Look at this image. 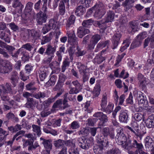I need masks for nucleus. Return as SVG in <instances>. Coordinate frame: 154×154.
Segmentation results:
<instances>
[{
	"instance_id": "45",
	"label": "nucleus",
	"mask_w": 154,
	"mask_h": 154,
	"mask_svg": "<svg viewBox=\"0 0 154 154\" xmlns=\"http://www.w3.org/2000/svg\"><path fill=\"white\" fill-rule=\"evenodd\" d=\"M107 22H105V20H101L99 21L97 23V24L99 27L102 29H105L108 27L106 25Z\"/></svg>"
},
{
	"instance_id": "24",
	"label": "nucleus",
	"mask_w": 154,
	"mask_h": 154,
	"mask_svg": "<svg viewBox=\"0 0 154 154\" xmlns=\"http://www.w3.org/2000/svg\"><path fill=\"white\" fill-rule=\"evenodd\" d=\"M113 106V104L109 103L106 108L104 107V108H101V110L103 112H105L109 114L112 112Z\"/></svg>"
},
{
	"instance_id": "22",
	"label": "nucleus",
	"mask_w": 154,
	"mask_h": 154,
	"mask_svg": "<svg viewBox=\"0 0 154 154\" xmlns=\"http://www.w3.org/2000/svg\"><path fill=\"white\" fill-rule=\"evenodd\" d=\"M145 146L147 150H149L150 148L153 147V144L152 139L149 137H146L145 140Z\"/></svg>"
},
{
	"instance_id": "13",
	"label": "nucleus",
	"mask_w": 154,
	"mask_h": 154,
	"mask_svg": "<svg viewBox=\"0 0 154 154\" xmlns=\"http://www.w3.org/2000/svg\"><path fill=\"white\" fill-rule=\"evenodd\" d=\"M121 36L122 34L119 32L115 33L113 35L112 40V42L113 46V49H115L117 47L118 44L119 43Z\"/></svg>"
},
{
	"instance_id": "52",
	"label": "nucleus",
	"mask_w": 154,
	"mask_h": 154,
	"mask_svg": "<svg viewBox=\"0 0 154 154\" xmlns=\"http://www.w3.org/2000/svg\"><path fill=\"white\" fill-rule=\"evenodd\" d=\"M78 38L76 37L72 38H70L68 39L69 42L70 43L71 45L72 46L77 45L78 44Z\"/></svg>"
},
{
	"instance_id": "46",
	"label": "nucleus",
	"mask_w": 154,
	"mask_h": 154,
	"mask_svg": "<svg viewBox=\"0 0 154 154\" xmlns=\"http://www.w3.org/2000/svg\"><path fill=\"white\" fill-rule=\"evenodd\" d=\"M34 83H30L26 85V89L29 91H36L37 88L34 86Z\"/></svg>"
},
{
	"instance_id": "17",
	"label": "nucleus",
	"mask_w": 154,
	"mask_h": 154,
	"mask_svg": "<svg viewBox=\"0 0 154 154\" xmlns=\"http://www.w3.org/2000/svg\"><path fill=\"white\" fill-rule=\"evenodd\" d=\"M75 20V17L72 15L70 16L69 19L67 21L66 24V27L69 28H73V26Z\"/></svg>"
},
{
	"instance_id": "7",
	"label": "nucleus",
	"mask_w": 154,
	"mask_h": 154,
	"mask_svg": "<svg viewBox=\"0 0 154 154\" xmlns=\"http://www.w3.org/2000/svg\"><path fill=\"white\" fill-rule=\"evenodd\" d=\"M40 140L43 141L42 143L45 149L43 151H46L47 152H50L52 147V140L51 139L47 140L42 137L40 138Z\"/></svg>"
},
{
	"instance_id": "37",
	"label": "nucleus",
	"mask_w": 154,
	"mask_h": 154,
	"mask_svg": "<svg viewBox=\"0 0 154 154\" xmlns=\"http://www.w3.org/2000/svg\"><path fill=\"white\" fill-rule=\"evenodd\" d=\"M59 12L60 15H63L66 12L64 3L60 2L58 6Z\"/></svg>"
},
{
	"instance_id": "55",
	"label": "nucleus",
	"mask_w": 154,
	"mask_h": 154,
	"mask_svg": "<svg viewBox=\"0 0 154 154\" xmlns=\"http://www.w3.org/2000/svg\"><path fill=\"white\" fill-rule=\"evenodd\" d=\"M130 26L132 29V31L133 32H135L137 31V26L135 23V21H131L130 22Z\"/></svg>"
},
{
	"instance_id": "59",
	"label": "nucleus",
	"mask_w": 154,
	"mask_h": 154,
	"mask_svg": "<svg viewBox=\"0 0 154 154\" xmlns=\"http://www.w3.org/2000/svg\"><path fill=\"white\" fill-rule=\"evenodd\" d=\"M21 125L23 128H26L28 127L30 128L31 127V126L28 125V122L25 119H23L21 121Z\"/></svg>"
},
{
	"instance_id": "15",
	"label": "nucleus",
	"mask_w": 154,
	"mask_h": 154,
	"mask_svg": "<svg viewBox=\"0 0 154 154\" xmlns=\"http://www.w3.org/2000/svg\"><path fill=\"white\" fill-rule=\"evenodd\" d=\"M3 63L4 65L3 70L4 72H3V73H8L11 71L12 69V67L11 63L8 60L5 61Z\"/></svg>"
},
{
	"instance_id": "33",
	"label": "nucleus",
	"mask_w": 154,
	"mask_h": 154,
	"mask_svg": "<svg viewBox=\"0 0 154 154\" xmlns=\"http://www.w3.org/2000/svg\"><path fill=\"white\" fill-rule=\"evenodd\" d=\"M24 48H22V46L18 50L19 54H20L22 56L21 58L23 60L24 58H26L27 59H28L29 58V56L26 54V51Z\"/></svg>"
},
{
	"instance_id": "34",
	"label": "nucleus",
	"mask_w": 154,
	"mask_h": 154,
	"mask_svg": "<svg viewBox=\"0 0 154 154\" xmlns=\"http://www.w3.org/2000/svg\"><path fill=\"white\" fill-rule=\"evenodd\" d=\"M101 38V36L98 34H96L93 35L91 38L90 40L96 44L100 40Z\"/></svg>"
},
{
	"instance_id": "26",
	"label": "nucleus",
	"mask_w": 154,
	"mask_h": 154,
	"mask_svg": "<svg viewBox=\"0 0 154 154\" xmlns=\"http://www.w3.org/2000/svg\"><path fill=\"white\" fill-rule=\"evenodd\" d=\"M8 128L10 131L14 133L20 131L22 127L20 125L17 124L14 126H11L8 127Z\"/></svg>"
},
{
	"instance_id": "42",
	"label": "nucleus",
	"mask_w": 154,
	"mask_h": 154,
	"mask_svg": "<svg viewBox=\"0 0 154 154\" xmlns=\"http://www.w3.org/2000/svg\"><path fill=\"white\" fill-rule=\"evenodd\" d=\"M100 86L99 84H97L94 87L93 91L94 94L96 97L98 96L100 94Z\"/></svg>"
},
{
	"instance_id": "50",
	"label": "nucleus",
	"mask_w": 154,
	"mask_h": 154,
	"mask_svg": "<svg viewBox=\"0 0 154 154\" xmlns=\"http://www.w3.org/2000/svg\"><path fill=\"white\" fill-rule=\"evenodd\" d=\"M22 46V48H23L24 49L30 51L33 48L34 45L33 44H31L30 43H27L23 45Z\"/></svg>"
},
{
	"instance_id": "9",
	"label": "nucleus",
	"mask_w": 154,
	"mask_h": 154,
	"mask_svg": "<svg viewBox=\"0 0 154 154\" xmlns=\"http://www.w3.org/2000/svg\"><path fill=\"white\" fill-rule=\"evenodd\" d=\"M36 21L39 25H42L43 23H45L47 20L46 14H43L42 12L40 11L36 15Z\"/></svg>"
},
{
	"instance_id": "48",
	"label": "nucleus",
	"mask_w": 154,
	"mask_h": 154,
	"mask_svg": "<svg viewBox=\"0 0 154 154\" xmlns=\"http://www.w3.org/2000/svg\"><path fill=\"white\" fill-rule=\"evenodd\" d=\"M69 125L70 128L73 130L77 129L80 127L79 123L76 121H74Z\"/></svg>"
},
{
	"instance_id": "27",
	"label": "nucleus",
	"mask_w": 154,
	"mask_h": 154,
	"mask_svg": "<svg viewBox=\"0 0 154 154\" xmlns=\"http://www.w3.org/2000/svg\"><path fill=\"white\" fill-rule=\"evenodd\" d=\"M107 103V96L106 93L104 94L102 96L100 105L101 108L106 107Z\"/></svg>"
},
{
	"instance_id": "6",
	"label": "nucleus",
	"mask_w": 154,
	"mask_h": 154,
	"mask_svg": "<svg viewBox=\"0 0 154 154\" xmlns=\"http://www.w3.org/2000/svg\"><path fill=\"white\" fill-rule=\"evenodd\" d=\"M136 98L138 101L139 104L141 106H146L148 101L146 96H144L143 93L138 91L136 94Z\"/></svg>"
},
{
	"instance_id": "43",
	"label": "nucleus",
	"mask_w": 154,
	"mask_h": 154,
	"mask_svg": "<svg viewBox=\"0 0 154 154\" xmlns=\"http://www.w3.org/2000/svg\"><path fill=\"white\" fill-rule=\"evenodd\" d=\"M75 50V47L71 46L69 48L68 52L70 56L69 59L71 61H72L73 59V55L74 54Z\"/></svg>"
},
{
	"instance_id": "28",
	"label": "nucleus",
	"mask_w": 154,
	"mask_h": 154,
	"mask_svg": "<svg viewBox=\"0 0 154 154\" xmlns=\"http://www.w3.org/2000/svg\"><path fill=\"white\" fill-rule=\"evenodd\" d=\"M142 42L141 41L137 39V38L136 37L134 40L131 43L130 49H133L141 45Z\"/></svg>"
},
{
	"instance_id": "36",
	"label": "nucleus",
	"mask_w": 154,
	"mask_h": 154,
	"mask_svg": "<svg viewBox=\"0 0 154 154\" xmlns=\"http://www.w3.org/2000/svg\"><path fill=\"white\" fill-rule=\"evenodd\" d=\"M67 30V34L68 36L69 39H70V38H72L75 37V35L74 30H73V28H66Z\"/></svg>"
},
{
	"instance_id": "23",
	"label": "nucleus",
	"mask_w": 154,
	"mask_h": 154,
	"mask_svg": "<svg viewBox=\"0 0 154 154\" xmlns=\"http://www.w3.org/2000/svg\"><path fill=\"white\" fill-rule=\"evenodd\" d=\"M0 47L5 48L9 52H12L15 49V48L12 46L6 45L5 42L0 40Z\"/></svg>"
},
{
	"instance_id": "41",
	"label": "nucleus",
	"mask_w": 154,
	"mask_h": 154,
	"mask_svg": "<svg viewBox=\"0 0 154 154\" xmlns=\"http://www.w3.org/2000/svg\"><path fill=\"white\" fill-rule=\"evenodd\" d=\"M58 24V23L56 21L53 19H51L49 22V23L48 26L51 29H54Z\"/></svg>"
},
{
	"instance_id": "57",
	"label": "nucleus",
	"mask_w": 154,
	"mask_h": 154,
	"mask_svg": "<svg viewBox=\"0 0 154 154\" xmlns=\"http://www.w3.org/2000/svg\"><path fill=\"white\" fill-rule=\"evenodd\" d=\"M147 35L146 33L144 32L139 34L137 36L136 38H137V39L142 42V40L147 37Z\"/></svg>"
},
{
	"instance_id": "1",
	"label": "nucleus",
	"mask_w": 154,
	"mask_h": 154,
	"mask_svg": "<svg viewBox=\"0 0 154 154\" xmlns=\"http://www.w3.org/2000/svg\"><path fill=\"white\" fill-rule=\"evenodd\" d=\"M110 131V128H109L108 127L103 128L102 130V132L104 136H106V137H105V140H102L101 138H98L97 141L99 143L98 146L100 150L103 149V146H106L111 142L107 137V136L109 135Z\"/></svg>"
},
{
	"instance_id": "4",
	"label": "nucleus",
	"mask_w": 154,
	"mask_h": 154,
	"mask_svg": "<svg viewBox=\"0 0 154 154\" xmlns=\"http://www.w3.org/2000/svg\"><path fill=\"white\" fill-rule=\"evenodd\" d=\"M25 35H24L26 39L32 38L35 40L37 39L40 36L39 32L34 29H26L25 30Z\"/></svg>"
},
{
	"instance_id": "56",
	"label": "nucleus",
	"mask_w": 154,
	"mask_h": 154,
	"mask_svg": "<svg viewBox=\"0 0 154 154\" xmlns=\"http://www.w3.org/2000/svg\"><path fill=\"white\" fill-rule=\"evenodd\" d=\"M116 132L117 134L116 136L115 137V138L125 134L123 133V128L120 127H119L117 128Z\"/></svg>"
},
{
	"instance_id": "29",
	"label": "nucleus",
	"mask_w": 154,
	"mask_h": 154,
	"mask_svg": "<svg viewBox=\"0 0 154 154\" xmlns=\"http://www.w3.org/2000/svg\"><path fill=\"white\" fill-rule=\"evenodd\" d=\"M99 119L100 120L99 125L100 126H103L105 125L106 123L108 121V118L106 114H103L101 118H99Z\"/></svg>"
},
{
	"instance_id": "8",
	"label": "nucleus",
	"mask_w": 154,
	"mask_h": 154,
	"mask_svg": "<svg viewBox=\"0 0 154 154\" xmlns=\"http://www.w3.org/2000/svg\"><path fill=\"white\" fill-rule=\"evenodd\" d=\"M49 68L47 66H42L40 68L41 71L39 73V78L41 81H42L45 80L47 77L49 72Z\"/></svg>"
},
{
	"instance_id": "38",
	"label": "nucleus",
	"mask_w": 154,
	"mask_h": 154,
	"mask_svg": "<svg viewBox=\"0 0 154 154\" xmlns=\"http://www.w3.org/2000/svg\"><path fill=\"white\" fill-rule=\"evenodd\" d=\"M64 141L61 139H58L54 141V145L57 148H63L64 146Z\"/></svg>"
},
{
	"instance_id": "31",
	"label": "nucleus",
	"mask_w": 154,
	"mask_h": 154,
	"mask_svg": "<svg viewBox=\"0 0 154 154\" xmlns=\"http://www.w3.org/2000/svg\"><path fill=\"white\" fill-rule=\"evenodd\" d=\"M46 97V94L45 92L39 91L33 94V97L38 99L40 100L41 98H44Z\"/></svg>"
},
{
	"instance_id": "51",
	"label": "nucleus",
	"mask_w": 154,
	"mask_h": 154,
	"mask_svg": "<svg viewBox=\"0 0 154 154\" xmlns=\"http://www.w3.org/2000/svg\"><path fill=\"white\" fill-rule=\"evenodd\" d=\"M120 151L117 148H112L108 150L107 154H120Z\"/></svg>"
},
{
	"instance_id": "20",
	"label": "nucleus",
	"mask_w": 154,
	"mask_h": 154,
	"mask_svg": "<svg viewBox=\"0 0 154 154\" xmlns=\"http://www.w3.org/2000/svg\"><path fill=\"white\" fill-rule=\"evenodd\" d=\"M86 12L85 8L82 5H80L77 7L75 11V14L77 15L80 16Z\"/></svg>"
},
{
	"instance_id": "3",
	"label": "nucleus",
	"mask_w": 154,
	"mask_h": 154,
	"mask_svg": "<svg viewBox=\"0 0 154 154\" xmlns=\"http://www.w3.org/2000/svg\"><path fill=\"white\" fill-rule=\"evenodd\" d=\"M93 140V139L92 137L87 139L79 137L77 140L79 146L84 149H87L89 148L91 144L92 143Z\"/></svg>"
},
{
	"instance_id": "10",
	"label": "nucleus",
	"mask_w": 154,
	"mask_h": 154,
	"mask_svg": "<svg viewBox=\"0 0 154 154\" xmlns=\"http://www.w3.org/2000/svg\"><path fill=\"white\" fill-rule=\"evenodd\" d=\"M128 111L126 110H122L120 113L119 119L121 122L126 123L128 122Z\"/></svg>"
},
{
	"instance_id": "12",
	"label": "nucleus",
	"mask_w": 154,
	"mask_h": 154,
	"mask_svg": "<svg viewBox=\"0 0 154 154\" xmlns=\"http://www.w3.org/2000/svg\"><path fill=\"white\" fill-rule=\"evenodd\" d=\"M129 139H127V138L125 134L123 135L116 138V141L119 145H121L122 147L125 149L124 147V146H126L128 140Z\"/></svg>"
},
{
	"instance_id": "30",
	"label": "nucleus",
	"mask_w": 154,
	"mask_h": 154,
	"mask_svg": "<svg viewBox=\"0 0 154 154\" xmlns=\"http://www.w3.org/2000/svg\"><path fill=\"white\" fill-rule=\"evenodd\" d=\"M57 76L56 75H53L50 78L48 81L46 82V84L48 86H53L56 82Z\"/></svg>"
},
{
	"instance_id": "60",
	"label": "nucleus",
	"mask_w": 154,
	"mask_h": 154,
	"mask_svg": "<svg viewBox=\"0 0 154 154\" xmlns=\"http://www.w3.org/2000/svg\"><path fill=\"white\" fill-rule=\"evenodd\" d=\"M60 63L57 61H54L50 63L49 64V66L51 69L53 70L54 69V68L57 66H60Z\"/></svg>"
},
{
	"instance_id": "19",
	"label": "nucleus",
	"mask_w": 154,
	"mask_h": 154,
	"mask_svg": "<svg viewBox=\"0 0 154 154\" xmlns=\"http://www.w3.org/2000/svg\"><path fill=\"white\" fill-rule=\"evenodd\" d=\"M114 13L112 11H109L107 12L106 16L105 22H110L113 21L114 19Z\"/></svg>"
},
{
	"instance_id": "16",
	"label": "nucleus",
	"mask_w": 154,
	"mask_h": 154,
	"mask_svg": "<svg viewBox=\"0 0 154 154\" xmlns=\"http://www.w3.org/2000/svg\"><path fill=\"white\" fill-rule=\"evenodd\" d=\"M146 126L148 128H151L154 126V115H152L149 116L146 121Z\"/></svg>"
},
{
	"instance_id": "49",
	"label": "nucleus",
	"mask_w": 154,
	"mask_h": 154,
	"mask_svg": "<svg viewBox=\"0 0 154 154\" xmlns=\"http://www.w3.org/2000/svg\"><path fill=\"white\" fill-rule=\"evenodd\" d=\"M143 116V114L137 113L134 115V118L135 120L137 121H140L142 119H143V121H144Z\"/></svg>"
},
{
	"instance_id": "47",
	"label": "nucleus",
	"mask_w": 154,
	"mask_h": 154,
	"mask_svg": "<svg viewBox=\"0 0 154 154\" xmlns=\"http://www.w3.org/2000/svg\"><path fill=\"white\" fill-rule=\"evenodd\" d=\"M96 10L105 11L104 5L101 2H98L94 6Z\"/></svg>"
},
{
	"instance_id": "32",
	"label": "nucleus",
	"mask_w": 154,
	"mask_h": 154,
	"mask_svg": "<svg viewBox=\"0 0 154 154\" xmlns=\"http://www.w3.org/2000/svg\"><path fill=\"white\" fill-rule=\"evenodd\" d=\"M52 33L50 32L49 35L43 37L41 42V44L43 45L50 41L52 38Z\"/></svg>"
},
{
	"instance_id": "64",
	"label": "nucleus",
	"mask_w": 154,
	"mask_h": 154,
	"mask_svg": "<svg viewBox=\"0 0 154 154\" xmlns=\"http://www.w3.org/2000/svg\"><path fill=\"white\" fill-rule=\"evenodd\" d=\"M95 60L98 63L100 64L102 63L105 59L104 57L100 56H97L95 58Z\"/></svg>"
},
{
	"instance_id": "11",
	"label": "nucleus",
	"mask_w": 154,
	"mask_h": 154,
	"mask_svg": "<svg viewBox=\"0 0 154 154\" xmlns=\"http://www.w3.org/2000/svg\"><path fill=\"white\" fill-rule=\"evenodd\" d=\"M56 47L54 45H51L50 44H48L47 45V47L45 53L48 55L54 56V54L56 51Z\"/></svg>"
},
{
	"instance_id": "2",
	"label": "nucleus",
	"mask_w": 154,
	"mask_h": 154,
	"mask_svg": "<svg viewBox=\"0 0 154 154\" xmlns=\"http://www.w3.org/2000/svg\"><path fill=\"white\" fill-rule=\"evenodd\" d=\"M126 145V146H124L125 149H130L132 148H135L137 149L136 150L138 151L139 153L143 148L142 144L140 142L138 143L135 140L132 141L130 139H128Z\"/></svg>"
},
{
	"instance_id": "39",
	"label": "nucleus",
	"mask_w": 154,
	"mask_h": 154,
	"mask_svg": "<svg viewBox=\"0 0 154 154\" xmlns=\"http://www.w3.org/2000/svg\"><path fill=\"white\" fill-rule=\"evenodd\" d=\"M32 127L33 131L36 134L38 137H40L41 134L40 127L35 125H32Z\"/></svg>"
},
{
	"instance_id": "63",
	"label": "nucleus",
	"mask_w": 154,
	"mask_h": 154,
	"mask_svg": "<svg viewBox=\"0 0 154 154\" xmlns=\"http://www.w3.org/2000/svg\"><path fill=\"white\" fill-rule=\"evenodd\" d=\"M77 52L76 53V55L77 56L79 57L84 55L85 54V51L84 50H81L77 46Z\"/></svg>"
},
{
	"instance_id": "54",
	"label": "nucleus",
	"mask_w": 154,
	"mask_h": 154,
	"mask_svg": "<svg viewBox=\"0 0 154 154\" xmlns=\"http://www.w3.org/2000/svg\"><path fill=\"white\" fill-rule=\"evenodd\" d=\"M89 132V131L87 129L83 128H81L80 131L78 132V134L79 135H87Z\"/></svg>"
},
{
	"instance_id": "53",
	"label": "nucleus",
	"mask_w": 154,
	"mask_h": 154,
	"mask_svg": "<svg viewBox=\"0 0 154 154\" xmlns=\"http://www.w3.org/2000/svg\"><path fill=\"white\" fill-rule=\"evenodd\" d=\"M70 90L69 91V93L70 94H76L79 93L80 91V89L76 88L75 87L70 88Z\"/></svg>"
},
{
	"instance_id": "21",
	"label": "nucleus",
	"mask_w": 154,
	"mask_h": 154,
	"mask_svg": "<svg viewBox=\"0 0 154 154\" xmlns=\"http://www.w3.org/2000/svg\"><path fill=\"white\" fill-rule=\"evenodd\" d=\"M70 61L68 57H66L63 61L61 66V71L64 72L66 69L68 68L70 65Z\"/></svg>"
},
{
	"instance_id": "61",
	"label": "nucleus",
	"mask_w": 154,
	"mask_h": 154,
	"mask_svg": "<svg viewBox=\"0 0 154 154\" xmlns=\"http://www.w3.org/2000/svg\"><path fill=\"white\" fill-rule=\"evenodd\" d=\"M49 57L43 60V63L45 64H49L54 57V56L48 55Z\"/></svg>"
},
{
	"instance_id": "58",
	"label": "nucleus",
	"mask_w": 154,
	"mask_h": 154,
	"mask_svg": "<svg viewBox=\"0 0 154 154\" xmlns=\"http://www.w3.org/2000/svg\"><path fill=\"white\" fill-rule=\"evenodd\" d=\"M96 44L90 41V43L88 44L87 49L90 51H92L94 49Z\"/></svg>"
},
{
	"instance_id": "14",
	"label": "nucleus",
	"mask_w": 154,
	"mask_h": 154,
	"mask_svg": "<svg viewBox=\"0 0 154 154\" xmlns=\"http://www.w3.org/2000/svg\"><path fill=\"white\" fill-rule=\"evenodd\" d=\"M89 32L88 29H86L84 27L80 26L78 29L77 35L79 38H82L85 34L89 33Z\"/></svg>"
},
{
	"instance_id": "5",
	"label": "nucleus",
	"mask_w": 154,
	"mask_h": 154,
	"mask_svg": "<svg viewBox=\"0 0 154 154\" xmlns=\"http://www.w3.org/2000/svg\"><path fill=\"white\" fill-rule=\"evenodd\" d=\"M77 68L79 69L80 74L82 75L84 82L87 81L88 79L86 74L88 70L87 66L81 63L78 62L77 64Z\"/></svg>"
},
{
	"instance_id": "44",
	"label": "nucleus",
	"mask_w": 154,
	"mask_h": 154,
	"mask_svg": "<svg viewBox=\"0 0 154 154\" xmlns=\"http://www.w3.org/2000/svg\"><path fill=\"white\" fill-rule=\"evenodd\" d=\"M93 22V21L91 19L84 20L82 23L83 27L88 28L92 25Z\"/></svg>"
},
{
	"instance_id": "62",
	"label": "nucleus",
	"mask_w": 154,
	"mask_h": 154,
	"mask_svg": "<svg viewBox=\"0 0 154 154\" xmlns=\"http://www.w3.org/2000/svg\"><path fill=\"white\" fill-rule=\"evenodd\" d=\"M27 102L26 103L28 107H31L34 103V99L32 98H30L27 100Z\"/></svg>"
},
{
	"instance_id": "35",
	"label": "nucleus",
	"mask_w": 154,
	"mask_h": 154,
	"mask_svg": "<svg viewBox=\"0 0 154 154\" xmlns=\"http://www.w3.org/2000/svg\"><path fill=\"white\" fill-rule=\"evenodd\" d=\"M130 43V42L128 39H126L122 43V45L120 49V51L121 52H123L129 46Z\"/></svg>"
},
{
	"instance_id": "40",
	"label": "nucleus",
	"mask_w": 154,
	"mask_h": 154,
	"mask_svg": "<svg viewBox=\"0 0 154 154\" xmlns=\"http://www.w3.org/2000/svg\"><path fill=\"white\" fill-rule=\"evenodd\" d=\"M12 7L14 8H17L19 7L20 8V10L22 11L24 6L22 4L21 2L19 0H14L12 3Z\"/></svg>"
},
{
	"instance_id": "18",
	"label": "nucleus",
	"mask_w": 154,
	"mask_h": 154,
	"mask_svg": "<svg viewBox=\"0 0 154 154\" xmlns=\"http://www.w3.org/2000/svg\"><path fill=\"white\" fill-rule=\"evenodd\" d=\"M0 38L8 43L10 42V38L9 35L6 34L5 32L4 31H0Z\"/></svg>"
},
{
	"instance_id": "25",
	"label": "nucleus",
	"mask_w": 154,
	"mask_h": 154,
	"mask_svg": "<svg viewBox=\"0 0 154 154\" xmlns=\"http://www.w3.org/2000/svg\"><path fill=\"white\" fill-rule=\"evenodd\" d=\"M105 13V11L96 10L94 14V17L97 19H99L101 18L104 15Z\"/></svg>"
}]
</instances>
